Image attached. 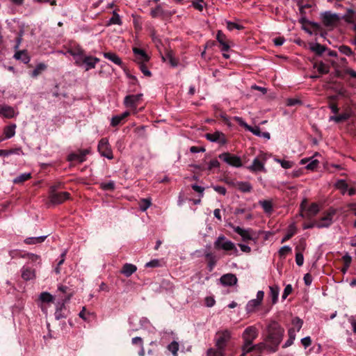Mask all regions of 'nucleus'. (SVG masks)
<instances>
[{"instance_id": "nucleus-36", "label": "nucleus", "mask_w": 356, "mask_h": 356, "mask_svg": "<svg viewBox=\"0 0 356 356\" xmlns=\"http://www.w3.org/2000/svg\"><path fill=\"white\" fill-rule=\"evenodd\" d=\"M16 124H12L4 128L3 133L6 138H10L15 134Z\"/></svg>"}, {"instance_id": "nucleus-61", "label": "nucleus", "mask_w": 356, "mask_h": 356, "mask_svg": "<svg viewBox=\"0 0 356 356\" xmlns=\"http://www.w3.org/2000/svg\"><path fill=\"white\" fill-rule=\"evenodd\" d=\"M296 262L299 266H302L304 262L303 254L300 252H297L296 254Z\"/></svg>"}, {"instance_id": "nucleus-9", "label": "nucleus", "mask_w": 356, "mask_h": 356, "mask_svg": "<svg viewBox=\"0 0 356 356\" xmlns=\"http://www.w3.org/2000/svg\"><path fill=\"white\" fill-rule=\"evenodd\" d=\"M71 298V294L68 295L65 298H62V302H58L56 306V309L54 314L55 318L60 320L61 318H65L67 317L69 311L65 307V303L68 302Z\"/></svg>"}, {"instance_id": "nucleus-35", "label": "nucleus", "mask_w": 356, "mask_h": 356, "mask_svg": "<svg viewBox=\"0 0 356 356\" xmlns=\"http://www.w3.org/2000/svg\"><path fill=\"white\" fill-rule=\"evenodd\" d=\"M270 296L272 297L273 304H275L278 300V296L280 293V287L277 285H273L270 286Z\"/></svg>"}, {"instance_id": "nucleus-8", "label": "nucleus", "mask_w": 356, "mask_h": 356, "mask_svg": "<svg viewBox=\"0 0 356 356\" xmlns=\"http://www.w3.org/2000/svg\"><path fill=\"white\" fill-rule=\"evenodd\" d=\"M300 208L303 212V213H302V216L309 219L314 217L319 211V207L316 203H312L307 207V202L306 200L302 201L300 204Z\"/></svg>"}, {"instance_id": "nucleus-56", "label": "nucleus", "mask_w": 356, "mask_h": 356, "mask_svg": "<svg viewBox=\"0 0 356 356\" xmlns=\"http://www.w3.org/2000/svg\"><path fill=\"white\" fill-rule=\"evenodd\" d=\"M138 66H139V69L140 70V71L143 73V74L146 76H152V73L151 72L148 70L145 63H139L138 64Z\"/></svg>"}, {"instance_id": "nucleus-26", "label": "nucleus", "mask_w": 356, "mask_h": 356, "mask_svg": "<svg viewBox=\"0 0 356 356\" xmlns=\"http://www.w3.org/2000/svg\"><path fill=\"white\" fill-rule=\"evenodd\" d=\"M248 169L251 172L264 171V165L258 158H255L253 160L252 165L248 167Z\"/></svg>"}, {"instance_id": "nucleus-20", "label": "nucleus", "mask_w": 356, "mask_h": 356, "mask_svg": "<svg viewBox=\"0 0 356 356\" xmlns=\"http://www.w3.org/2000/svg\"><path fill=\"white\" fill-rule=\"evenodd\" d=\"M67 53L72 55L75 60H81V58L85 55L83 49L79 44L70 46L67 49Z\"/></svg>"}, {"instance_id": "nucleus-4", "label": "nucleus", "mask_w": 356, "mask_h": 356, "mask_svg": "<svg viewBox=\"0 0 356 356\" xmlns=\"http://www.w3.org/2000/svg\"><path fill=\"white\" fill-rule=\"evenodd\" d=\"M257 336L258 330L254 326H249L244 330L242 335L244 340V344L243 346V351L252 345L254 340Z\"/></svg>"}, {"instance_id": "nucleus-58", "label": "nucleus", "mask_w": 356, "mask_h": 356, "mask_svg": "<svg viewBox=\"0 0 356 356\" xmlns=\"http://www.w3.org/2000/svg\"><path fill=\"white\" fill-rule=\"evenodd\" d=\"M151 205V202L148 199H142L140 203V208L142 211H146Z\"/></svg>"}, {"instance_id": "nucleus-55", "label": "nucleus", "mask_w": 356, "mask_h": 356, "mask_svg": "<svg viewBox=\"0 0 356 356\" xmlns=\"http://www.w3.org/2000/svg\"><path fill=\"white\" fill-rule=\"evenodd\" d=\"M216 116L217 118H220L222 120V122L228 125H229V121L228 116L226 115V113L221 111H218L216 112Z\"/></svg>"}, {"instance_id": "nucleus-24", "label": "nucleus", "mask_w": 356, "mask_h": 356, "mask_svg": "<svg viewBox=\"0 0 356 356\" xmlns=\"http://www.w3.org/2000/svg\"><path fill=\"white\" fill-rule=\"evenodd\" d=\"M205 259L208 263L209 270L212 271L218 260L216 256L212 252H207L205 254Z\"/></svg>"}, {"instance_id": "nucleus-48", "label": "nucleus", "mask_w": 356, "mask_h": 356, "mask_svg": "<svg viewBox=\"0 0 356 356\" xmlns=\"http://www.w3.org/2000/svg\"><path fill=\"white\" fill-rule=\"evenodd\" d=\"M2 115L6 118H12L15 116V111L11 106H4Z\"/></svg>"}, {"instance_id": "nucleus-2", "label": "nucleus", "mask_w": 356, "mask_h": 356, "mask_svg": "<svg viewBox=\"0 0 356 356\" xmlns=\"http://www.w3.org/2000/svg\"><path fill=\"white\" fill-rule=\"evenodd\" d=\"M214 248L216 250H223L238 255V250L235 244L231 241L227 240L222 234L220 235L214 242Z\"/></svg>"}, {"instance_id": "nucleus-57", "label": "nucleus", "mask_w": 356, "mask_h": 356, "mask_svg": "<svg viewBox=\"0 0 356 356\" xmlns=\"http://www.w3.org/2000/svg\"><path fill=\"white\" fill-rule=\"evenodd\" d=\"M276 161L280 163L281 166L284 169L291 168L293 166V163L290 161H285L282 159H276Z\"/></svg>"}, {"instance_id": "nucleus-12", "label": "nucleus", "mask_w": 356, "mask_h": 356, "mask_svg": "<svg viewBox=\"0 0 356 356\" xmlns=\"http://www.w3.org/2000/svg\"><path fill=\"white\" fill-rule=\"evenodd\" d=\"M90 153V149H79L78 152L70 153L67 158V160L70 162L78 161L79 163H83L86 160V156Z\"/></svg>"}, {"instance_id": "nucleus-29", "label": "nucleus", "mask_w": 356, "mask_h": 356, "mask_svg": "<svg viewBox=\"0 0 356 356\" xmlns=\"http://www.w3.org/2000/svg\"><path fill=\"white\" fill-rule=\"evenodd\" d=\"M351 116L350 111H346L338 115L331 116L330 120H333L337 123H341L348 120Z\"/></svg>"}, {"instance_id": "nucleus-62", "label": "nucleus", "mask_w": 356, "mask_h": 356, "mask_svg": "<svg viewBox=\"0 0 356 356\" xmlns=\"http://www.w3.org/2000/svg\"><path fill=\"white\" fill-rule=\"evenodd\" d=\"M318 163H319V162L318 160H316V159L312 160L310 163H309L307 165L306 168L307 170H314L317 168Z\"/></svg>"}, {"instance_id": "nucleus-30", "label": "nucleus", "mask_w": 356, "mask_h": 356, "mask_svg": "<svg viewBox=\"0 0 356 356\" xmlns=\"http://www.w3.org/2000/svg\"><path fill=\"white\" fill-rule=\"evenodd\" d=\"M163 60H168L169 63L172 67H176L178 65V60L174 57L173 53L170 50H168L165 56H162Z\"/></svg>"}, {"instance_id": "nucleus-11", "label": "nucleus", "mask_w": 356, "mask_h": 356, "mask_svg": "<svg viewBox=\"0 0 356 356\" xmlns=\"http://www.w3.org/2000/svg\"><path fill=\"white\" fill-rule=\"evenodd\" d=\"M71 195L68 192H57L49 193V200L53 204H60L65 201L70 200Z\"/></svg>"}, {"instance_id": "nucleus-1", "label": "nucleus", "mask_w": 356, "mask_h": 356, "mask_svg": "<svg viewBox=\"0 0 356 356\" xmlns=\"http://www.w3.org/2000/svg\"><path fill=\"white\" fill-rule=\"evenodd\" d=\"M265 332L264 341L268 343V352H276L284 335V327L278 322L270 321L266 325Z\"/></svg>"}, {"instance_id": "nucleus-52", "label": "nucleus", "mask_w": 356, "mask_h": 356, "mask_svg": "<svg viewBox=\"0 0 356 356\" xmlns=\"http://www.w3.org/2000/svg\"><path fill=\"white\" fill-rule=\"evenodd\" d=\"M339 50L343 54H345L347 56H351L354 54V52L352 51L350 47L346 45H341L339 47Z\"/></svg>"}, {"instance_id": "nucleus-43", "label": "nucleus", "mask_w": 356, "mask_h": 356, "mask_svg": "<svg viewBox=\"0 0 356 356\" xmlns=\"http://www.w3.org/2000/svg\"><path fill=\"white\" fill-rule=\"evenodd\" d=\"M291 324V328H294L295 332H299L302 327L303 321L299 317H295L292 319Z\"/></svg>"}, {"instance_id": "nucleus-49", "label": "nucleus", "mask_w": 356, "mask_h": 356, "mask_svg": "<svg viewBox=\"0 0 356 356\" xmlns=\"http://www.w3.org/2000/svg\"><path fill=\"white\" fill-rule=\"evenodd\" d=\"M225 350H221L218 348H216V349L211 348L207 350V356H225Z\"/></svg>"}, {"instance_id": "nucleus-63", "label": "nucleus", "mask_w": 356, "mask_h": 356, "mask_svg": "<svg viewBox=\"0 0 356 356\" xmlns=\"http://www.w3.org/2000/svg\"><path fill=\"white\" fill-rule=\"evenodd\" d=\"M301 101L298 99L289 98L287 99L286 105L289 106H293L296 105H300Z\"/></svg>"}, {"instance_id": "nucleus-54", "label": "nucleus", "mask_w": 356, "mask_h": 356, "mask_svg": "<svg viewBox=\"0 0 356 356\" xmlns=\"http://www.w3.org/2000/svg\"><path fill=\"white\" fill-rule=\"evenodd\" d=\"M101 188L104 191H113L115 189V183L113 181L107 183H102Z\"/></svg>"}, {"instance_id": "nucleus-32", "label": "nucleus", "mask_w": 356, "mask_h": 356, "mask_svg": "<svg viewBox=\"0 0 356 356\" xmlns=\"http://www.w3.org/2000/svg\"><path fill=\"white\" fill-rule=\"evenodd\" d=\"M237 188L243 193L250 192L252 189L251 184L249 182L239 181L236 184Z\"/></svg>"}, {"instance_id": "nucleus-50", "label": "nucleus", "mask_w": 356, "mask_h": 356, "mask_svg": "<svg viewBox=\"0 0 356 356\" xmlns=\"http://www.w3.org/2000/svg\"><path fill=\"white\" fill-rule=\"evenodd\" d=\"M40 299L42 302H51L54 300L53 296L48 292H42L40 296Z\"/></svg>"}, {"instance_id": "nucleus-59", "label": "nucleus", "mask_w": 356, "mask_h": 356, "mask_svg": "<svg viewBox=\"0 0 356 356\" xmlns=\"http://www.w3.org/2000/svg\"><path fill=\"white\" fill-rule=\"evenodd\" d=\"M227 28L229 31H232L234 29H238V30H241L243 29V26L242 25L236 24L234 22H227Z\"/></svg>"}, {"instance_id": "nucleus-25", "label": "nucleus", "mask_w": 356, "mask_h": 356, "mask_svg": "<svg viewBox=\"0 0 356 356\" xmlns=\"http://www.w3.org/2000/svg\"><path fill=\"white\" fill-rule=\"evenodd\" d=\"M254 350H258L259 352H261L264 350H266L268 351V346L267 341H265L264 340V342L257 343L256 345H252L250 347H248L245 350H244V352L250 353Z\"/></svg>"}, {"instance_id": "nucleus-27", "label": "nucleus", "mask_w": 356, "mask_h": 356, "mask_svg": "<svg viewBox=\"0 0 356 356\" xmlns=\"http://www.w3.org/2000/svg\"><path fill=\"white\" fill-rule=\"evenodd\" d=\"M129 115L130 113L129 111H125L121 115L113 116L111 119V125L112 127L118 126L122 122V120L126 119Z\"/></svg>"}, {"instance_id": "nucleus-60", "label": "nucleus", "mask_w": 356, "mask_h": 356, "mask_svg": "<svg viewBox=\"0 0 356 356\" xmlns=\"http://www.w3.org/2000/svg\"><path fill=\"white\" fill-rule=\"evenodd\" d=\"M293 291V287L291 286V284H287L285 288H284V292L282 293V299H286L288 296H289Z\"/></svg>"}, {"instance_id": "nucleus-53", "label": "nucleus", "mask_w": 356, "mask_h": 356, "mask_svg": "<svg viewBox=\"0 0 356 356\" xmlns=\"http://www.w3.org/2000/svg\"><path fill=\"white\" fill-rule=\"evenodd\" d=\"M291 248H290L289 246H283L279 250V255L281 258L284 259L288 254L291 252Z\"/></svg>"}, {"instance_id": "nucleus-44", "label": "nucleus", "mask_w": 356, "mask_h": 356, "mask_svg": "<svg viewBox=\"0 0 356 356\" xmlns=\"http://www.w3.org/2000/svg\"><path fill=\"white\" fill-rule=\"evenodd\" d=\"M31 178V173H24V174H21L20 175L15 177V179L13 180V182L15 184H22L24 181L30 179Z\"/></svg>"}, {"instance_id": "nucleus-47", "label": "nucleus", "mask_w": 356, "mask_h": 356, "mask_svg": "<svg viewBox=\"0 0 356 356\" xmlns=\"http://www.w3.org/2000/svg\"><path fill=\"white\" fill-rule=\"evenodd\" d=\"M336 188L341 191L343 195L348 191V185L343 179H339L335 184Z\"/></svg>"}, {"instance_id": "nucleus-42", "label": "nucleus", "mask_w": 356, "mask_h": 356, "mask_svg": "<svg viewBox=\"0 0 356 356\" xmlns=\"http://www.w3.org/2000/svg\"><path fill=\"white\" fill-rule=\"evenodd\" d=\"M259 204L262 207L264 211L267 213H270L273 211V204L269 200H261Z\"/></svg>"}, {"instance_id": "nucleus-7", "label": "nucleus", "mask_w": 356, "mask_h": 356, "mask_svg": "<svg viewBox=\"0 0 356 356\" xmlns=\"http://www.w3.org/2000/svg\"><path fill=\"white\" fill-rule=\"evenodd\" d=\"M218 158L228 165L235 168H240L243 165L241 158L229 152H223L218 155Z\"/></svg>"}, {"instance_id": "nucleus-19", "label": "nucleus", "mask_w": 356, "mask_h": 356, "mask_svg": "<svg viewBox=\"0 0 356 356\" xmlns=\"http://www.w3.org/2000/svg\"><path fill=\"white\" fill-rule=\"evenodd\" d=\"M339 19L337 14H332L330 12H325L322 17L323 22L326 26H333Z\"/></svg>"}, {"instance_id": "nucleus-3", "label": "nucleus", "mask_w": 356, "mask_h": 356, "mask_svg": "<svg viewBox=\"0 0 356 356\" xmlns=\"http://www.w3.org/2000/svg\"><path fill=\"white\" fill-rule=\"evenodd\" d=\"M214 248L216 250H223L238 255V250L235 244L231 241L227 240L222 234L220 235L214 242Z\"/></svg>"}, {"instance_id": "nucleus-15", "label": "nucleus", "mask_w": 356, "mask_h": 356, "mask_svg": "<svg viewBox=\"0 0 356 356\" xmlns=\"http://www.w3.org/2000/svg\"><path fill=\"white\" fill-rule=\"evenodd\" d=\"M142 96V94L127 95L124 99L125 106L131 109H136L138 104L141 100Z\"/></svg>"}, {"instance_id": "nucleus-41", "label": "nucleus", "mask_w": 356, "mask_h": 356, "mask_svg": "<svg viewBox=\"0 0 356 356\" xmlns=\"http://www.w3.org/2000/svg\"><path fill=\"white\" fill-rule=\"evenodd\" d=\"M310 49L315 52L318 56H321L326 50V47L319 43H316L310 47Z\"/></svg>"}, {"instance_id": "nucleus-22", "label": "nucleus", "mask_w": 356, "mask_h": 356, "mask_svg": "<svg viewBox=\"0 0 356 356\" xmlns=\"http://www.w3.org/2000/svg\"><path fill=\"white\" fill-rule=\"evenodd\" d=\"M216 40L221 46V51H227L229 49V45L227 40L226 35L222 31H218L216 35Z\"/></svg>"}, {"instance_id": "nucleus-39", "label": "nucleus", "mask_w": 356, "mask_h": 356, "mask_svg": "<svg viewBox=\"0 0 356 356\" xmlns=\"http://www.w3.org/2000/svg\"><path fill=\"white\" fill-rule=\"evenodd\" d=\"M260 305H261V303H259L258 301H257L254 299L250 300L248 302V304L246 305V307H245L247 313L250 314V313L253 312L254 311V309L257 307H259Z\"/></svg>"}, {"instance_id": "nucleus-64", "label": "nucleus", "mask_w": 356, "mask_h": 356, "mask_svg": "<svg viewBox=\"0 0 356 356\" xmlns=\"http://www.w3.org/2000/svg\"><path fill=\"white\" fill-rule=\"evenodd\" d=\"M219 167H220V162L216 159H212L209 162L207 169L209 170H211L214 168H219Z\"/></svg>"}, {"instance_id": "nucleus-23", "label": "nucleus", "mask_w": 356, "mask_h": 356, "mask_svg": "<svg viewBox=\"0 0 356 356\" xmlns=\"http://www.w3.org/2000/svg\"><path fill=\"white\" fill-rule=\"evenodd\" d=\"M137 270L136 266L131 264H125L123 265L120 273L123 274L127 277H130L133 273H134Z\"/></svg>"}, {"instance_id": "nucleus-33", "label": "nucleus", "mask_w": 356, "mask_h": 356, "mask_svg": "<svg viewBox=\"0 0 356 356\" xmlns=\"http://www.w3.org/2000/svg\"><path fill=\"white\" fill-rule=\"evenodd\" d=\"M343 18L348 23L353 24L356 21V13L352 9H348Z\"/></svg>"}, {"instance_id": "nucleus-37", "label": "nucleus", "mask_w": 356, "mask_h": 356, "mask_svg": "<svg viewBox=\"0 0 356 356\" xmlns=\"http://www.w3.org/2000/svg\"><path fill=\"white\" fill-rule=\"evenodd\" d=\"M296 233V227L292 224L289 226L287 234L282 239V243H285L286 241L292 238Z\"/></svg>"}, {"instance_id": "nucleus-31", "label": "nucleus", "mask_w": 356, "mask_h": 356, "mask_svg": "<svg viewBox=\"0 0 356 356\" xmlns=\"http://www.w3.org/2000/svg\"><path fill=\"white\" fill-rule=\"evenodd\" d=\"M35 277V272L29 268L23 267L22 270V277L25 280H30Z\"/></svg>"}, {"instance_id": "nucleus-6", "label": "nucleus", "mask_w": 356, "mask_h": 356, "mask_svg": "<svg viewBox=\"0 0 356 356\" xmlns=\"http://www.w3.org/2000/svg\"><path fill=\"white\" fill-rule=\"evenodd\" d=\"M336 214V210L330 209L328 211L324 212L323 216L318 220H316L318 228H327L329 227L333 222V217Z\"/></svg>"}, {"instance_id": "nucleus-14", "label": "nucleus", "mask_w": 356, "mask_h": 356, "mask_svg": "<svg viewBox=\"0 0 356 356\" xmlns=\"http://www.w3.org/2000/svg\"><path fill=\"white\" fill-rule=\"evenodd\" d=\"M99 61V59L97 58H95L92 56H83L81 58V60H76L75 63L77 65H81L83 64L86 65V70H89L90 69L95 68L97 63Z\"/></svg>"}, {"instance_id": "nucleus-38", "label": "nucleus", "mask_w": 356, "mask_h": 356, "mask_svg": "<svg viewBox=\"0 0 356 356\" xmlns=\"http://www.w3.org/2000/svg\"><path fill=\"white\" fill-rule=\"evenodd\" d=\"M14 57L17 60H21L24 63H28L30 61L29 56L24 51H17Z\"/></svg>"}, {"instance_id": "nucleus-17", "label": "nucleus", "mask_w": 356, "mask_h": 356, "mask_svg": "<svg viewBox=\"0 0 356 356\" xmlns=\"http://www.w3.org/2000/svg\"><path fill=\"white\" fill-rule=\"evenodd\" d=\"M150 15L153 18L160 17L162 19L171 16V13L169 11L163 10L161 5H158L154 8H152Z\"/></svg>"}, {"instance_id": "nucleus-51", "label": "nucleus", "mask_w": 356, "mask_h": 356, "mask_svg": "<svg viewBox=\"0 0 356 356\" xmlns=\"http://www.w3.org/2000/svg\"><path fill=\"white\" fill-rule=\"evenodd\" d=\"M168 349L170 351L174 356H177V351L179 350V344L177 341H172L168 346Z\"/></svg>"}, {"instance_id": "nucleus-16", "label": "nucleus", "mask_w": 356, "mask_h": 356, "mask_svg": "<svg viewBox=\"0 0 356 356\" xmlns=\"http://www.w3.org/2000/svg\"><path fill=\"white\" fill-rule=\"evenodd\" d=\"M234 120L238 123V124L243 127H244L246 130L252 132L254 135L257 136H261V131L260 130V128L259 127H252L250 125H248L240 117H234Z\"/></svg>"}, {"instance_id": "nucleus-28", "label": "nucleus", "mask_w": 356, "mask_h": 356, "mask_svg": "<svg viewBox=\"0 0 356 356\" xmlns=\"http://www.w3.org/2000/svg\"><path fill=\"white\" fill-rule=\"evenodd\" d=\"M104 56L105 58L108 59L109 60L112 61L115 64H116L120 67H122L123 63H122L120 58L118 57L116 54L113 53V52H105V53H104Z\"/></svg>"}, {"instance_id": "nucleus-40", "label": "nucleus", "mask_w": 356, "mask_h": 356, "mask_svg": "<svg viewBox=\"0 0 356 356\" xmlns=\"http://www.w3.org/2000/svg\"><path fill=\"white\" fill-rule=\"evenodd\" d=\"M65 184L61 181H56L52 184L49 188V193H57L59 189H64Z\"/></svg>"}, {"instance_id": "nucleus-21", "label": "nucleus", "mask_w": 356, "mask_h": 356, "mask_svg": "<svg viewBox=\"0 0 356 356\" xmlns=\"http://www.w3.org/2000/svg\"><path fill=\"white\" fill-rule=\"evenodd\" d=\"M220 280L224 286H234L236 284L238 280L235 275L227 273L221 276Z\"/></svg>"}, {"instance_id": "nucleus-46", "label": "nucleus", "mask_w": 356, "mask_h": 356, "mask_svg": "<svg viewBox=\"0 0 356 356\" xmlns=\"http://www.w3.org/2000/svg\"><path fill=\"white\" fill-rule=\"evenodd\" d=\"M122 24V21L120 19V15L117 13L116 10H114L113 12V16L109 19L107 26L111 25V24H118L120 25Z\"/></svg>"}, {"instance_id": "nucleus-10", "label": "nucleus", "mask_w": 356, "mask_h": 356, "mask_svg": "<svg viewBox=\"0 0 356 356\" xmlns=\"http://www.w3.org/2000/svg\"><path fill=\"white\" fill-rule=\"evenodd\" d=\"M98 151L102 156L108 159L113 158V152L106 138H102L98 144Z\"/></svg>"}, {"instance_id": "nucleus-18", "label": "nucleus", "mask_w": 356, "mask_h": 356, "mask_svg": "<svg viewBox=\"0 0 356 356\" xmlns=\"http://www.w3.org/2000/svg\"><path fill=\"white\" fill-rule=\"evenodd\" d=\"M133 51L135 56L134 60L138 64L141 63H147L149 60V57L143 49L135 47L134 48Z\"/></svg>"}, {"instance_id": "nucleus-34", "label": "nucleus", "mask_w": 356, "mask_h": 356, "mask_svg": "<svg viewBox=\"0 0 356 356\" xmlns=\"http://www.w3.org/2000/svg\"><path fill=\"white\" fill-rule=\"evenodd\" d=\"M46 238H47V236H38V237H29L24 240V243L26 244H29V245L41 243L44 241Z\"/></svg>"}, {"instance_id": "nucleus-45", "label": "nucleus", "mask_w": 356, "mask_h": 356, "mask_svg": "<svg viewBox=\"0 0 356 356\" xmlns=\"http://www.w3.org/2000/svg\"><path fill=\"white\" fill-rule=\"evenodd\" d=\"M314 67L317 69L320 74H326L329 72V67L323 62H321L320 63H315Z\"/></svg>"}, {"instance_id": "nucleus-13", "label": "nucleus", "mask_w": 356, "mask_h": 356, "mask_svg": "<svg viewBox=\"0 0 356 356\" xmlns=\"http://www.w3.org/2000/svg\"><path fill=\"white\" fill-rule=\"evenodd\" d=\"M205 138L211 142L218 143L220 145H225L227 143L225 135L221 131H215L214 133L206 134Z\"/></svg>"}, {"instance_id": "nucleus-5", "label": "nucleus", "mask_w": 356, "mask_h": 356, "mask_svg": "<svg viewBox=\"0 0 356 356\" xmlns=\"http://www.w3.org/2000/svg\"><path fill=\"white\" fill-rule=\"evenodd\" d=\"M230 339L231 332L228 330L218 332L215 337L216 347L221 350H225Z\"/></svg>"}]
</instances>
